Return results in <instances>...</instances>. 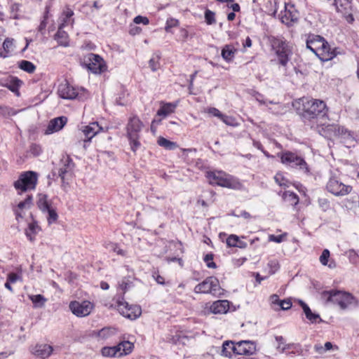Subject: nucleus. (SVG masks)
<instances>
[{"label":"nucleus","instance_id":"obj_56","mask_svg":"<svg viewBox=\"0 0 359 359\" xmlns=\"http://www.w3.org/2000/svg\"><path fill=\"white\" fill-rule=\"evenodd\" d=\"M30 152L34 156H38L42 153L41 147L39 144H33L30 147Z\"/></svg>","mask_w":359,"mask_h":359},{"label":"nucleus","instance_id":"obj_58","mask_svg":"<svg viewBox=\"0 0 359 359\" xmlns=\"http://www.w3.org/2000/svg\"><path fill=\"white\" fill-rule=\"evenodd\" d=\"M206 111L213 116L218 117L219 119L223 114L219 109L215 107H209L207 109Z\"/></svg>","mask_w":359,"mask_h":359},{"label":"nucleus","instance_id":"obj_24","mask_svg":"<svg viewBox=\"0 0 359 359\" xmlns=\"http://www.w3.org/2000/svg\"><path fill=\"white\" fill-rule=\"evenodd\" d=\"M53 347L48 344H36L32 348V353L36 357L45 359L50 355Z\"/></svg>","mask_w":359,"mask_h":359},{"label":"nucleus","instance_id":"obj_7","mask_svg":"<svg viewBox=\"0 0 359 359\" xmlns=\"http://www.w3.org/2000/svg\"><path fill=\"white\" fill-rule=\"evenodd\" d=\"M109 308L116 309L121 315L130 320L137 318L142 313L140 306L129 305L122 297L117 296L113 299V303Z\"/></svg>","mask_w":359,"mask_h":359},{"label":"nucleus","instance_id":"obj_53","mask_svg":"<svg viewBox=\"0 0 359 359\" xmlns=\"http://www.w3.org/2000/svg\"><path fill=\"white\" fill-rule=\"evenodd\" d=\"M348 257L352 264H357L359 261V256L357 252L351 249L348 251Z\"/></svg>","mask_w":359,"mask_h":359},{"label":"nucleus","instance_id":"obj_61","mask_svg":"<svg viewBox=\"0 0 359 359\" xmlns=\"http://www.w3.org/2000/svg\"><path fill=\"white\" fill-rule=\"evenodd\" d=\"M131 283L129 281V280L123 279L118 284L120 289L123 292H126L130 287Z\"/></svg>","mask_w":359,"mask_h":359},{"label":"nucleus","instance_id":"obj_10","mask_svg":"<svg viewBox=\"0 0 359 359\" xmlns=\"http://www.w3.org/2000/svg\"><path fill=\"white\" fill-rule=\"evenodd\" d=\"M194 290L196 293H209L215 297H220L224 293V290L220 287L218 279L213 276L208 277L203 282L196 285Z\"/></svg>","mask_w":359,"mask_h":359},{"label":"nucleus","instance_id":"obj_44","mask_svg":"<svg viewBox=\"0 0 359 359\" xmlns=\"http://www.w3.org/2000/svg\"><path fill=\"white\" fill-rule=\"evenodd\" d=\"M104 247L109 251H113L117 255L125 256L126 252L123 250L121 249L116 243L109 242L104 244Z\"/></svg>","mask_w":359,"mask_h":359},{"label":"nucleus","instance_id":"obj_40","mask_svg":"<svg viewBox=\"0 0 359 359\" xmlns=\"http://www.w3.org/2000/svg\"><path fill=\"white\" fill-rule=\"evenodd\" d=\"M330 255V251L327 249H325L320 257V262L323 265L328 266L329 268L333 269L336 265L334 262H331L330 264H328Z\"/></svg>","mask_w":359,"mask_h":359},{"label":"nucleus","instance_id":"obj_28","mask_svg":"<svg viewBox=\"0 0 359 359\" xmlns=\"http://www.w3.org/2000/svg\"><path fill=\"white\" fill-rule=\"evenodd\" d=\"M299 303H300V305L302 306V308L304 311V313L306 318L311 323H317L318 321V322L322 321V319L320 318L319 314L313 313L311 311V309L309 308V306L306 303H304L302 301H300Z\"/></svg>","mask_w":359,"mask_h":359},{"label":"nucleus","instance_id":"obj_52","mask_svg":"<svg viewBox=\"0 0 359 359\" xmlns=\"http://www.w3.org/2000/svg\"><path fill=\"white\" fill-rule=\"evenodd\" d=\"M215 14L214 12L206 10L205 12V19L208 25H212L215 22Z\"/></svg>","mask_w":359,"mask_h":359},{"label":"nucleus","instance_id":"obj_38","mask_svg":"<svg viewBox=\"0 0 359 359\" xmlns=\"http://www.w3.org/2000/svg\"><path fill=\"white\" fill-rule=\"evenodd\" d=\"M55 39L59 45H67L68 34L66 32L63 31L62 29L58 27V30L55 35Z\"/></svg>","mask_w":359,"mask_h":359},{"label":"nucleus","instance_id":"obj_37","mask_svg":"<svg viewBox=\"0 0 359 359\" xmlns=\"http://www.w3.org/2000/svg\"><path fill=\"white\" fill-rule=\"evenodd\" d=\"M283 198L288 202L291 205H297L299 203L298 196L292 191H284L282 195Z\"/></svg>","mask_w":359,"mask_h":359},{"label":"nucleus","instance_id":"obj_12","mask_svg":"<svg viewBox=\"0 0 359 359\" xmlns=\"http://www.w3.org/2000/svg\"><path fill=\"white\" fill-rule=\"evenodd\" d=\"M318 133L327 139H331L334 137L345 135L352 137L351 133L348 131L344 127H340L337 124H327L319 126L318 128Z\"/></svg>","mask_w":359,"mask_h":359},{"label":"nucleus","instance_id":"obj_45","mask_svg":"<svg viewBox=\"0 0 359 359\" xmlns=\"http://www.w3.org/2000/svg\"><path fill=\"white\" fill-rule=\"evenodd\" d=\"M160 55L158 54H154L152 57L149 60V67L153 72L156 71L160 67Z\"/></svg>","mask_w":359,"mask_h":359},{"label":"nucleus","instance_id":"obj_31","mask_svg":"<svg viewBox=\"0 0 359 359\" xmlns=\"http://www.w3.org/2000/svg\"><path fill=\"white\" fill-rule=\"evenodd\" d=\"M313 349L316 353L319 355H323L328 351H337L338 350V346L336 345H333L331 342L327 341L324 345L321 344H316L313 346Z\"/></svg>","mask_w":359,"mask_h":359},{"label":"nucleus","instance_id":"obj_33","mask_svg":"<svg viewBox=\"0 0 359 359\" xmlns=\"http://www.w3.org/2000/svg\"><path fill=\"white\" fill-rule=\"evenodd\" d=\"M117 334V330L114 327H104L99 330L97 337L101 339H108Z\"/></svg>","mask_w":359,"mask_h":359},{"label":"nucleus","instance_id":"obj_15","mask_svg":"<svg viewBox=\"0 0 359 359\" xmlns=\"http://www.w3.org/2000/svg\"><path fill=\"white\" fill-rule=\"evenodd\" d=\"M299 12L293 4H285V10L280 15L281 22L287 26H292L299 20Z\"/></svg>","mask_w":359,"mask_h":359},{"label":"nucleus","instance_id":"obj_26","mask_svg":"<svg viewBox=\"0 0 359 359\" xmlns=\"http://www.w3.org/2000/svg\"><path fill=\"white\" fill-rule=\"evenodd\" d=\"M22 83V82L18 78L9 76L2 83V86L8 88L17 96H20L19 88Z\"/></svg>","mask_w":359,"mask_h":359},{"label":"nucleus","instance_id":"obj_62","mask_svg":"<svg viewBox=\"0 0 359 359\" xmlns=\"http://www.w3.org/2000/svg\"><path fill=\"white\" fill-rule=\"evenodd\" d=\"M279 306L283 310H287L291 308L292 302L290 299H283L280 302Z\"/></svg>","mask_w":359,"mask_h":359},{"label":"nucleus","instance_id":"obj_46","mask_svg":"<svg viewBox=\"0 0 359 359\" xmlns=\"http://www.w3.org/2000/svg\"><path fill=\"white\" fill-rule=\"evenodd\" d=\"M277 0H267L266 2V8L269 13L271 14H276L277 12Z\"/></svg>","mask_w":359,"mask_h":359},{"label":"nucleus","instance_id":"obj_50","mask_svg":"<svg viewBox=\"0 0 359 359\" xmlns=\"http://www.w3.org/2000/svg\"><path fill=\"white\" fill-rule=\"evenodd\" d=\"M267 266L269 268V272L271 274L275 273L280 268L279 262L277 259L269 260Z\"/></svg>","mask_w":359,"mask_h":359},{"label":"nucleus","instance_id":"obj_3","mask_svg":"<svg viewBox=\"0 0 359 359\" xmlns=\"http://www.w3.org/2000/svg\"><path fill=\"white\" fill-rule=\"evenodd\" d=\"M143 128L144 123L137 115H132L128 118L126 126V136L130 149L135 153L141 147L140 138Z\"/></svg>","mask_w":359,"mask_h":359},{"label":"nucleus","instance_id":"obj_42","mask_svg":"<svg viewBox=\"0 0 359 359\" xmlns=\"http://www.w3.org/2000/svg\"><path fill=\"white\" fill-rule=\"evenodd\" d=\"M19 67L22 70H23L27 73H29V74L33 73L36 69L35 65L32 62L27 61V60L20 61L19 62Z\"/></svg>","mask_w":359,"mask_h":359},{"label":"nucleus","instance_id":"obj_23","mask_svg":"<svg viewBox=\"0 0 359 359\" xmlns=\"http://www.w3.org/2000/svg\"><path fill=\"white\" fill-rule=\"evenodd\" d=\"M61 163L62 165L58 169V175L64 182L68 175H71L74 168V163L69 156L64 157L61 160Z\"/></svg>","mask_w":359,"mask_h":359},{"label":"nucleus","instance_id":"obj_41","mask_svg":"<svg viewBox=\"0 0 359 359\" xmlns=\"http://www.w3.org/2000/svg\"><path fill=\"white\" fill-rule=\"evenodd\" d=\"M269 104L271 106L268 107L269 110L275 114H280L284 111V106L280 102H274L273 101H269Z\"/></svg>","mask_w":359,"mask_h":359},{"label":"nucleus","instance_id":"obj_6","mask_svg":"<svg viewBox=\"0 0 359 359\" xmlns=\"http://www.w3.org/2000/svg\"><path fill=\"white\" fill-rule=\"evenodd\" d=\"M280 162L287 167L297 169L307 175H311L309 165L301 155L297 152L284 151L278 154Z\"/></svg>","mask_w":359,"mask_h":359},{"label":"nucleus","instance_id":"obj_16","mask_svg":"<svg viewBox=\"0 0 359 359\" xmlns=\"http://www.w3.org/2000/svg\"><path fill=\"white\" fill-rule=\"evenodd\" d=\"M93 308V304L89 301H83L81 302L74 301L69 304V309L71 311L78 317H85L88 316Z\"/></svg>","mask_w":359,"mask_h":359},{"label":"nucleus","instance_id":"obj_2","mask_svg":"<svg viewBox=\"0 0 359 359\" xmlns=\"http://www.w3.org/2000/svg\"><path fill=\"white\" fill-rule=\"evenodd\" d=\"M297 103L302 106L299 109L303 122L311 128H318V119L327 115L328 107L321 100L302 97Z\"/></svg>","mask_w":359,"mask_h":359},{"label":"nucleus","instance_id":"obj_30","mask_svg":"<svg viewBox=\"0 0 359 359\" xmlns=\"http://www.w3.org/2000/svg\"><path fill=\"white\" fill-rule=\"evenodd\" d=\"M236 343L232 341H225L222 347L221 355L225 357H231L233 353L236 354Z\"/></svg>","mask_w":359,"mask_h":359},{"label":"nucleus","instance_id":"obj_57","mask_svg":"<svg viewBox=\"0 0 359 359\" xmlns=\"http://www.w3.org/2000/svg\"><path fill=\"white\" fill-rule=\"evenodd\" d=\"M285 236V234H281L278 236L275 235H269V241L271 242H275L276 243H280L283 241V239Z\"/></svg>","mask_w":359,"mask_h":359},{"label":"nucleus","instance_id":"obj_20","mask_svg":"<svg viewBox=\"0 0 359 359\" xmlns=\"http://www.w3.org/2000/svg\"><path fill=\"white\" fill-rule=\"evenodd\" d=\"M279 64L286 66L292 55V50L290 46H272Z\"/></svg>","mask_w":359,"mask_h":359},{"label":"nucleus","instance_id":"obj_22","mask_svg":"<svg viewBox=\"0 0 359 359\" xmlns=\"http://www.w3.org/2000/svg\"><path fill=\"white\" fill-rule=\"evenodd\" d=\"M178 105V100L173 102H165L161 101L160 102V108L158 109L156 115L162 118H165L168 116L173 114Z\"/></svg>","mask_w":359,"mask_h":359},{"label":"nucleus","instance_id":"obj_43","mask_svg":"<svg viewBox=\"0 0 359 359\" xmlns=\"http://www.w3.org/2000/svg\"><path fill=\"white\" fill-rule=\"evenodd\" d=\"M274 180L280 187L283 188L289 187L290 184V181L281 172L276 173L274 176Z\"/></svg>","mask_w":359,"mask_h":359},{"label":"nucleus","instance_id":"obj_64","mask_svg":"<svg viewBox=\"0 0 359 359\" xmlns=\"http://www.w3.org/2000/svg\"><path fill=\"white\" fill-rule=\"evenodd\" d=\"M153 278L156 280V281L161 285H164V278L159 275L158 273L154 272L152 275Z\"/></svg>","mask_w":359,"mask_h":359},{"label":"nucleus","instance_id":"obj_18","mask_svg":"<svg viewBox=\"0 0 359 359\" xmlns=\"http://www.w3.org/2000/svg\"><path fill=\"white\" fill-rule=\"evenodd\" d=\"M236 355H252L256 353L257 346L253 341L244 340L236 343Z\"/></svg>","mask_w":359,"mask_h":359},{"label":"nucleus","instance_id":"obj_51","mask_svg":"<svg viewBox=\"0 0 359 359\" xmlns=\"http://www.w3.org/2000/svg\"><path fill=\"white\" fill-rule=\"evenodd\" d=\"M17 112L12 108L6 106H0V114L6 116H13L15 115Z\"/></svg>","mask_w":359,"mask_h":359},{"label":"nucleus","instance_id":"obj_55","mask_svg":"<svg viewBox=\"0 0 359 359\" xmlns=\"http://www.w3.org/2000/svg\"><path fill=\"white\" fill-rule=\"evenodd\" d=\"M12 46H2L0 48V57L3 58L8 57L12 55V51L10 48Z\"/></svg>","mask_w":359,"mask_h":359},{"label":"nucleus","instance_id":"obj_47","mask_svg":"<svg viewBox=\"0 0 359 359\" xmlns=\"http://www.w3.org/2000/svg\"><path fill=\"white\" fill-rule=\"evenodd\" d=\"M220 120H222L227 126L233 127L238 126V123L236 118H233V116L222 114V117L220 118Z\"/></svg>","mask_w":359,"mask_h":359},{"label":"nucleus","instance_id":"obj_11","mask_svg":"<svg viewBox=\"0 0 359 359\" xmlns=\"http://www.w3.org/2000/svg\"><path fill=\"white\" fill-rule=\"evenodd\" d=\"M133 348V343L129 341H123L116 346L103 347L101 353L104 357H121L130 353Z\"/></svg>","mask_w":359,"mask_h":359},{"label":"nucleus","instance_id":"obj_59","mask_svg":"<svg viewBox=\"0 0 359 359\" xmlns=\"http://www.w3.org/2000/svg\"><path fill=\"white\" fill-rule=\"evenodd\" d=\"M133 22L135 24L142 23L143 25H148L149 22V20L147 17H144L142 15H137L134 18Z\"/></svg>","mask_w":359,"mask_h":359},{"label":"nucleus","instance_id":"obj_21","mask_svg":"<svg viewBox=\"0 0 359 359\" xmlns=\"http://www.w3.org/2000/svg\"><path fill=\"white\" fill-rule=\"evenodd\" d=\"M107 130V129L104 130L97 122L90 123L88 125L82 128V132L88 139V141H90V140L99 133L105 132Z\"/></svg>","mask_w":359,"mask_h":359},{"label":"nucleus","instance_id":"obj_39","mask_svg":"<svg viewBox=\"0 0 359 359\" xmlns=\"http://www.w3.org/2000/svg\"><path fill=\"white\" fill-rule=\"evenodd\" d=\"M275 339L277 343L276 348L280 351L283 352L285 350L290 349V344L286 343V340L283 337L276 336Z\"/></svg>","mask_w":359,"mask_h":359},{"label":"nucleus","instance_id":"obj_19","mask_svg":"<svg viewBox=\"0 0 359 359\" xmlns=\"http://www.w3.org/2000/svg\"><path fill=\"white\" fill-rule=\"evenodd\" d=\"M67 122L65 116H60L51 119L44 130L45 135H51L62 130Z\"/></svg>","mask_w":359,"mask_h":359},{"label":"nucleus","instance_id":"obj_36","mask_svg":"<svg viewBox=\"0 0 359 359\" xmlns=\"http://www.w3.org/2000/svg\"><path fill=\"white\" fill-rule=\"evenodd\" d=\"M29 299L33 303L34 308H42L47 302V299L41 294L29 295Z\"/></svg>","mask_w":359,"mask_h":359},{"label":"nucleus","instance_id":"obj_63","mask_svg":"<svg viewBox=\"0 0 359 359\" xmlns=\"http://www.w3.org/2000/svg\"><path fill=\"white\" fill-rule=\"evenodd\" d=\"M19 279V276L15 273H10L8 275L7 280L12 283H15Z\"/></svg>","mask_w":359,"mask_h":359},{"label":"nucleus","instance_id":"obj_34","mask_svg":"<svg viewBox=\"0 0 359 359\" xmlns=\"http://www.w3.org/2000/svg\"><path fill=\"white\" fill-rule=\"evenodd\" d=\"M157 143L159 146L168 150H174L178 147L176 142L167 140L163 137H159Z\"/></svg>","mask_w":359,"mask_h":359},{"label":"nucleus","instance_id":"obj_25","mask_svg":"<svg viewBox=\"0 0 359 359\" xmlns=\"http://www.w3.org/2000/svg\"><path fill=\"white\" fill-rule=\"evenodd\" d=\"M74 12L69 8H67L63 11L59 18V27L60 29H63L66 27H72L74 24V19L72 18Z\"/></svg>","mask_w":359,"mask_h":359},{"label":"nucleus","instance_id":"obj_17","mask_svg":"<svg viewBox=\"0 0 359 359\" xmlns=\"http://www.w3.org/2000/svg\"><path fill=\"white\" fill-rule=\"evenodd\" d=\"M323 62L329 61L333 59L337 53L332 46H306Z\"/></svg>","mask_w":359,"mask_h":359},{"label":"nucleus","instance_id":"obj_9","mask_svg":"<svg viewBox=\"0 0 359 359\" xmlns=\"http://www.w3.org/2000/svg\"><path fill=\"white\" fill-rule=\"evenodd\" d=\"M326 189L336 196H343L351 193L352 187L344 184L337 173L331 172Z\"/></svg>","mask_w":359,"mask_h":359},{"label":"nucleus","instance_id":"obj_60","mask_svg":"<svg viewBox=\"0 0 359 359\" xmlns=\"http://www.w3.org/2000/svg\"><path fill=\"white\" fill-rule=\"evenodd\" d=\"M318 204L323 211H326L330 208V203L326 198L318 199Z\"/></svg>","mask_w":359,"mask_h":359},{"label":"nucleus","instance_id":"obj_4","mask_svg":"<svg viewBox=\"0 0 359 359\" xmlns=\"http://www.w3.org/2000/svg\"><path fill=\"white\" fill-rule=\"evenodd\" d=\"M322 297L328 302L337 304L342 310H346L351 306H357L358 302L351 293L340 290L325 291Z\"/></svg>","mask_w":359,"mask_h":359},{"label":"nucleus","instance_id":"obj_1","mask_svg":"<svg viewBox=\"0 0 359 359\" xmlns=\"http://www.w3.org/2000/svg\"><path fill=\"white\" fill-rule=\"evenodd\" d=\"M38 177L36 172L25 171L20 173L18 179L14 182L13 187L18 194L14 209L17 218L22 217L24 210L29 209L33 205V196L29 192L36 189Z\"/></svg>","mask_w":359,"mask_h":359},{"label":"nucleus","instance_id":"obj_13","mask_svg":"<svg viewBox=\"0 0 359 359\" xmlns=\"http://www.w3.org/2000/svg\"><path fill=\"white\" fill-rule=\"evenodd\" d=\"M37 206L43 213H47V222L49 225L55 223L58 215L55 208L52 206L51 202L48 200L45 194H39L37 201Z\"/></svg>","mask_w":359,"mask_h":359},{"label":"nucleus","instance_id":"obj_48","mask_svg":"<svg viewBox=\"0 0 359 359\" xmlns=\"http://www.w3.org/2000/svg\"><path fill=\"white\" fill-rule=\"evenodd\" d=\"M203 261L207 267L210 269H215L217 266L216 264L213 262V255L212 253L206 254L204 256Z\"/></svg>","mask_w":359,"mask_h":359},{"label":"nucleus","instance_id":"obj_8","mask_svg":"<svg viewBox=\"0 0 359 359\" xmlns=\"http://www.w3.org/2000/svg\"><path fill=\"white\" fill-rule=\"evenodd\" d=\"M82 67L95 74H100L107 71V66L102 57L97 54L88 53L81 61Z\"/></svg>","mask_w":359,"mask_h":359},{"label":"nucleus","instance_id":"obj_32","mask_svg":"<svg viewBox=\"0 0 359 359\" xmlns=\"http://www.w3.org/2000/svg\"><path fill=\"white\" fill-rule=\"evenodd\" d=\"M41 231L40 226L35 222L29 223L27 229L25 230L27 238L30 241L35 240L36 235Z\"/></svg>","mask_w":359,"mask_h":359},{"label":"nucleus","instance_id":"obj_49","mask_svg":"<svg viewBox=\"0 0 359 359\" xmlns=\"http://www.w3.org/2000/svg\"><path fill=\"white\" fill-rule=\"evenodd\" d=\"M128 96V93L123 90L120 94L116 97L115 102L116 104L123 106L126 104V97Z\"/></svg>","mask_w":359,"mask_h":359},{"label":"nucleus","instance_id":"obj_27","mask_svg":"<svg viewBox=\"0 0 359 359\" xmlns=\"http://www.w3.org/2000/svg\"><path fill=\"white\" fill-rule=\"evenodd\" d=\"M215 314H224L229 310V302L227 300H217L212 303L210 308Z\"/></svg>","mask_w":359,"mask_h":359},{"label":"nucleus","instance_id":"obj_29","mask_svg":"<svg viewBox=\"0 0 359 359\" xmlns=\"http://www.w3.org/2000/svg\"><path fill=\"white\" fill-rule=\"evenodd\" d=\"M304 41L306 45H310L312 43H321V45H328L327 41L320 35L316 34H306L304 36Z\"/></svg>","mask_w":359,"mask_h":359},{"label":"nucleus","instance_id":"obj_54","mask_svg":"<svg viewBox=\"0 0 359 359\" xmlns=\"http://www.w3.org/2000/svg\"><path fill=\"white\" fill-rule=\"evenodd\" d=\"M239 237L236 235L231 234L226 238V245L229 247H236Z\"/></svg>","mask_w":359,"mask_h":359},{"label":"nucleus","instance_id":"obj_5","mask_svg":"<svg viewBox=\"0 0 359 359\" xmlns=\"http://www.w3.org/2000/svg\"><path fill=\"white\" fill-rule=\"evenodd\" d=\"M206 177L211 184H215L232 189H240L242 187L238 179L223 171H208L206 172Z\"/></svg>","mask_w":359,"mask_h":359},{"label":"nucleus","instance_id":"obj_14","mask_svg":"<svg viewBox=\"0 0 359 359\" xmlns=\"http://www.w3.org/2000/svg\"><path fill=\"white\" fill-rule=\"evenodd\" d=\"M57 92L60 97L73 100L80 98L81 95L84 93V90L74 87L67 81H65L59 85Z\"/></svg>","mask_w":359,"mask_h":359},{"label":"nucleus","instance_id":"obj_35","mask_svg":"<svg viewBox=\"0 0 359 359\" xmlns=\"http://www.w3.org/2000/svg\"><path fill=\"white\" fill-rule=\"evenodd\" d=\"M236 51L234 46H224L222 50V56L224 60L230 62L234 58Z\"/></svg>","mask_w":359,"mask_h":359}]
</instances>
